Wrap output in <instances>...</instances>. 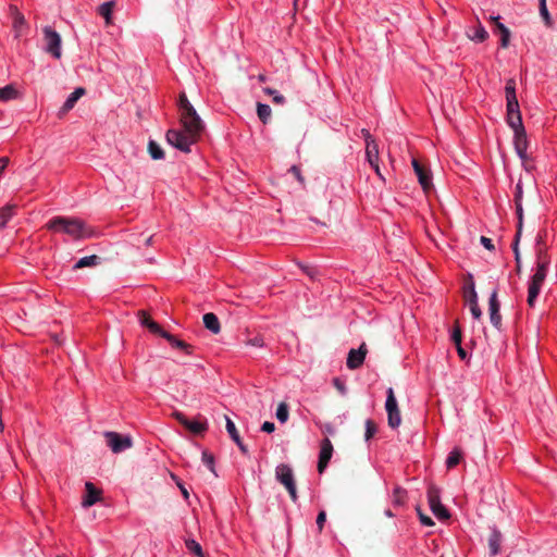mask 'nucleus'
Wrapping results in <instances>:
<instances>
[{"mask_svg":"<svg viewBox=\"0 0 557 557\" xmlns=\"http://www.w3.org/2000/svg\"><path fill=\"white\" fill-rule=\"evenodd\" d=\"M462 458V454L458 448H454L446 458V467L451 469L456 467Z\"/></svg>","mask_w":557,"mask_h":557,"instance_id":"473e14b6","label":"nucleus"},{"mask_svg":"<svg viewBox=\"0 0 557 557\" xmlns=\"http://www.w3.org/2000/svg\"><path fill=\"white\" fill-rule=\"evenodd\" d=\"M367 349L361 345L358 349H350L348 352L346 366L350 370L360 368L366 359Z\"/></svg>","mask_w":557,"mask_h":557,"instance_id":"ddd939ff","label":"nucleus"},{"mask_svg":"<svg viewBox=\"0 0 557 557\" xmlns=\"http://www.w3.org/2000/svg\"><path fill=\"white\" fill-rule=\"evenodd\" d=\"M246 344L248 346H252V347H258V348H262L264 346V339L262 336H255L252 338H249Z\"/></svg>","mask_w":557,"mask_h":557,"instance_id":"8fccbe9b","label":"nucleus"},{"mask_svg":"<svg viewBox=\"0 0 557 557\" xmlns=\"http://www.w3.org/2000/svg\"><path fill=\"white\" fill-rule=\"evenodd\" d=\"M542 287H543V285L529 280L527 302L530 307L535 306V302H536L537 297L542 290Z\"/></svg>","mask_w":557,"mask_h":557,"instance_id":"393cba45","label":"nucleus"},{"mask_svg":"<svg viewBox=\"0 0 557 557\" xmlns=\"http://www.w3.org/2000/svg\"><path fill=\"white\" fill-rule=\"evenodd\" d=\"M540 15L543 17L546 24L550 23V15L546 5V0H539Z\"/></svg>","mask_w":557,"mask_h":557,"instance_id":"a19ab883","label":"nucleus"},{"mask_svg":"<svg viewBox=\"0 0 557 557\" xmlns=\"http://www.w3.org/2000/svg\"><path fill=\"white\" fill-rule=\"evenodd\" d=\"M549 264H550V259H545V260L543 259L540 262H536L535 272L530 277V280L543 285L546 280V276L548 274Z\"/></svg>","mask_w":557,"mask_h":557,"instance_id":"6ab92c4d","label":"nucleus"},{"mask_svg":"<svg viewBox=\"0 0 557 557\" xmlns=\"http://www.w3.org/2000/svg\"><path fill=\"white\" fill-rule=\"evenodd\" d=\"M542 242V237L539 235L536 238V245L539 246L536 249V262H540L541 260L549 259L546 255L545 250L540 246Z\"/></svg>","mask_w":557,"mask_h":557,"instance_id":"49530a36","label":"nucleus"},{"mask_svg":"<svg viewBox=\"0 0 557 557\" xmlns=\"http://www.w3.org/2000/svg\"><path fill=\"white\" fill-rule=\"evenodd\" d=\"M225 422H226V431L230 435V437L235 442V444L237 445V447L239 448V450L247 455L248 454V448L247 446L243 443L238 432H237V429H236V425L235 423L233 422V420L231 418H228L227 416H225Z\"/></svg>","mask_w":557,"mask_h":557,"instance_id":"f3484780","label":"nucleus"},{"mask_svg":"<svg viewBox=\"0 0 557 557\" xmlns=\"http://www.w3.org/2000/svg\"><path fill=\"white\" fill-rule=\"evenodd\" d=\"M325 521H326V513L324 511H320L318 513L317 520H315L319 530L323 529Z\"/></svg>","mask_w":557,"mask_h":557,"instance_id":"5fc2aeb1","label":"nucleus"},{"mask_svg":"<svg viewBox=\"0 0 557 557\" xmlns=\"http://www.w3.org/2000/svg\"><path fill=\"white\" fill-rule=\"evenodd\" d=\"M149 321H152L148 315L143 314V318L140 320L141 325L147 327V324H149Z\"/></svg>","mask_w":557,"mask_h":557,"instance_id":"e2e57ef3","label":"nucleus"},{"mask_svg":"<svg viewBox=\"0 0 557 557\" xmlns=\"http://www.w3.org/2000/svg\"><path fill=\"white\" fill-rule=\"evenodd\" d=\"M513 147L519 159L524 162L528 159V136L524 127L512 129Z\"/></svg>","mask_w":557,"mask_h":557,"instance_id":"9d476101","label":"nucleus"},{"mask_svg":"<svg viewBox=\"0 0 557 557\" xmlns=\"http://www.w3.org/2000/svg\"><path fill=\"white\" fill-rule=\"evenodd\" d=\"M114 2L108 1L99 5L98 13L106 18L107 22L110 21Z\"/></svg>","mask_w":557,"mask_h":557,"instance_id":"f704fd0d","label":"nucleus"},{"mask_svg":"<svg viewBox=\"0 0 557 557\" xmlns=\"http://www.w3.org/2000/svg\"><path fill=\"white\" fill-rule=\"evenodd\" d=\"M417 510V515L419 517V521L422 525L424 527H433L434 525V521L432 520L431 517L426 516L420 507H417L416 508Z\"/></svg>","mask_w":557,"mask_h":557,"instance_id":"ea45409f","label":"nucleus"},{"mask_svg":"<svg viewBox=\"0 0 557 557\" xmlns=\"http://www.w3.org/2000/svg\"><path fill=\"white\" fill-rule=\"evenodd\" d=\"M506 122L511 129L524 127L519 103L506 104Z\"/></svg>","mask_w":557,"mask_h":557,"instance_id":"9b49d317","label":"nucleus"},{"mask_svg":"<svg viewBox=\"0 0 557 557\" xmlns=\"http://www.w3.org/2000/svg\"><path fill=\"white\" fill-rule=\"evenodd\" d=\"M57 557H63V556H57Z\"/></svg>","mask_w":557,"mask_h":557,"instance_id":"338daca9","label":"nucleus"},{"mask_svg":"<svg viewBox=\"0 0 557 557\" xmlns=\"http://www.w3.org/2000/svg\"><path fill=\"white\" fill-rule=\"evenodd\" d=\"M495 21H497V27L498 29L502 32V39H500V44H502V47H507L508 46V41H509V37H510V32L509 29L503 24L499 22V16H496V17H493Z\"/></svg>","mask_w":557,"mask_h":557,"instance_id":"c9c22d12","label":"nucleus"},{"mask_svg":"<svg viewBox=\"0 0 557 557\" xmlns=\"http://www.w3.org/2000/svg\"><path fill=\"white\" fill-rule=\"evenodd\" d=\"M46 227L53 233L65 234L72 240L76 242L90 238L95 235L90 226H88L82 219L75 216H53L47 222Z\"/></svg>","mask_w":557,"mask_h":557,"instance_id":"f257e3e1","label":"nucleus"},{"mask_svg":"<svg viewBox=\"0 0 557 557\" xmlns=\"http://www.w3.org/2000/svg\"><path fill=\"white\" fill-rule=\"evenodd\" d=\"M487 37L488 34L481 24L472 27L469 33V38L475 42H483Z\"/></svg>","mask_w":557,"mask_h":557,"instance_id":"cd10ccee","label":"nucleus"},{"mask_svg":"<svg viewBox=\"0 0 557 557\" xmlns=\"http://www.w3.org/2000/svg\"><path fill=\"white\" fill-rule=\"evenodd\" d=\"M152 239H153V235H150V236L146 239L145 244H146L147 246H148V245H151Z\"/></svg>","mask_w":557,"mask_h":557,"instance_id":"0e129e2a","label":"nucleus"},{"mask_svg":"<svg viewBox=\"0 0 557 557\" xmlns=\"http://www.w3.org/2000/svg\"><path fill=\"white\" fill-rule=\"evenodd\" d=\"M100 262V257H98L97 255H91V256H86V257H83L81 258L73 267V269H83V268H87V267H95L97 264H99Z\"/></svg>","mask_w":557,"mask_h":557,"instance_id":"c85d7f7f","label":"nucleus"},{"mask_svg":"<svg viewBox=\"0 0 557 557\" xmlns=\"http://www.w3.org/2000/svg\"><path fill=\"white\" fill-rule=\"evenodd\" d=\"M456 348H457L459 358L461 360H466L468 357V354H467L466 349L461 346V344L459 346H456Z\"/></svg>","mask_w":557,"mask_h":557,"instance_id":"13d9d810","label":"nucleus"},{"mask_svg":"<svg viewBox=\"0 0 557 557\" xmlns=\"http://www.w3.org/2000/svg\"><path fill=\"white\" fill-rule=\"evenodd\" d=\"M385 515H386L387 517H393V516H394V515H393V512H392L389 509L385 511Z\"/></svg>","mask_w":557,"mask_h":557,"instance_id":"69168bd1","label":"nucleus"},{"mask_svg":"<svg viewBox=\"0 0 557 557\" xmlns=\"http://www.w3.org/2000/svg\"><path fill=\"white\" fill-rule=\"evenodd\" d=\"M275 430V425L273 422L265 421L261 425V431L265 433H272Z\"/></svg>","mask_w":557,"mask_h":557,"instance_id":"6e6d98bb","label":"nucleus"},{"mask_svg":"<svg viewBox=\"0 0 557 557\" xmlns=\"http://www.w3.org/2000/svg\"><path fill=\"white\" fill-rule=\"evenodd\" d=\"M18 97V91L16 88L9 84L4 87H0V101L8 102L10 100L16 99Z\"/></svg>","mask_w":557,"mask_h":557,"instance_id":"a878e982","label":"nucleus"},{"mask_svg":"<svg viewBox=\"0 0 557 557\" xmlns=\"http://www.w3.org/2000/svg\"><path fill=\"white\" fill-rule=\"evenodd\" d=\"M86 90L83 87H77L74 89L73 92H71L67 98L65 99L60 112L66 113L70 110H72L75 106V103L78 101V99L85 95Z\"/></svg>","mask_w":557,"mask_h":557,"instance_id":"4be33fe9","label":"nucleus"},{"mask_svg":"<svg viewBox=\"0 0 557 557\" xmlns=\"http://www.w3.org/2000/svg\"><path fill=\"white\" fill-rule=\"evenodd\" d=\"M178 421L185 425L190 432L201 434L207 430V423L198 420H188L182 413H177Z\"/></svg>","mask_w":557,"mask_h":557,"instance_id":"412c9836","label":"nucleus"},{"mask_svg":"<svg viewBox=\"0 0 557 557\" xmlns=\"http://www.w3.org/2000/svg\"><path fill=\"white\" fill-rule=\"evenodd\" d=\"M451 341L456 346L461 344V331L459 327H455L451 332Z\"/></svg>","mask_w":557,"mask_h":557,"instance_id":"603ef678","label":"nucleus"},{"mask_svg":"<svg viewBox=\"0 0 557 557\" xmlns=\"http://www.w3.org/2000/svg\"><path fill=\"white\" fill-rule=\"evenodd\" d=\"M426 496L430 509L438 520H447L450 518L449 510L441 502V493L436 486H430Z\"/></svg>","mask_w":557,"mask_h":557,"instance_id":"423d86ee","label":"nucleus"},{"mask_svg":"<svg viewBox=\"0 0 557 557\" xmlns=\"http://www.w3.org/2000/svg\"><path fill=\"white\" fill-rule=\"evenodd\" d=\"M480 243L490 251L495 250V246L493 244V240L488 237L481 236Z\"/></svg>","mask_w":557,"mask_h":557,"instance_id":"864d4df0","label":"nucleus"},{"mask_svg":"<svg viewBox=\"0 0 557 557\" xmlns=\"http://www.w3.org/2000/svg\"><path fill=\"white\" fill-rule=\"evenodd\" d=\"M14 206L7 205L0 209V228L5 227L14 213Z\"/></svg>","mask_w":557,"mask_h":557,"instance_id":"2f4dec72","label":"nucleus"},{"mask_svg":"<svg viewBox=\"0 0 557 557\" xmlns=\"http://www.w3.org/2000/svg\"><path fill=\"white\" fill-rule=\"evenodd\" d=\"M202 321L205 326L213 334H218L221 331V325L218 317L212 313L208 312L205 313L202 317Z\"/></svg>","mask_w":557,"mask_h":557,"instance_id":"b1692460","label":"nucleus"},{"mask_svg":"<svg viewBox=\"0 0 557 557\" xmlns=\"http://www.w3.org/2000/svg\"><path fill=\"white\" fill-rule=\"evenodd\" d=\"M10 160L8 157L0 158V176L2 175L3 171L8 166Z\"/></svg>","mask_w":557,"mask_h":557,"instance_id":"4d7b16f0","label":"nucleus"},{"mask_svg":"<svg viewBox=\"0 0 557 557\" xmlns=\"http://www.w3.org/2000/svg\"><path fill=\"white\" fill-rule=\"evenodd\" d=\"M467 302L473 319L479 320L482 317V311L478 302V295L473 283L471 284L470 292L467 295Z\"/></svg>","mask_w":557,"mask_h":557,"instance_id":"aec40b11","label":"nucleus"},{"mask_svg":"<svg viewBox=\"0 0 557 557\" xmlns=\"http://www.w3.org/2000/svg\"><path fill=\"white\" fill-rule=\"evenodd\" d=\"M162 337L169 342L172 347L182 349L187 355H191L193 347L184 341L176 338L171 333H162Z\"/></svg>","mask_w":557,"mask_h":557,"instance_id":"5701e85b","label":"nucleus"},{"mask_svg":"<svg viewBox=\"0 0 557 557\" xmlns=\"http://www.w3.org/2000/svg\"><path fill=\"white\" fill-rule=\"evenodd\" d=\"M148 151L150 153L151 159H153V160H162V159H164V151H163V149L161 148V146L157 141H154L152 139H150L149 143H148Z\"/></svg>","mask_w":557,"mask_h":557,"instance_id":"c756f323","label":"nucleus"},{"mask_svg":"<svg viewBox=\"0 0 557 557\" xmlns=\"http://www.w3.org/2000/svg\"><path fill=\"white\" fill-rule=\"evenodd\" d=\"M147 329L156 334L162 337V333H169L168 331H164L157 322L149 321V324H147Z\"/></svg>","mask_w":557,"mask_h":557,"instance_id":"a18cd8bd","label":"nucleus"},{"mask_svg":"<svg viewBox=\"0 0 557 557\" xmlns=\"http://www.w3.org/2000/svg\"><path fill=\"white\" fill-rule=\"evenodd\" d=\"M385 410L387 412V422L392 429L400 425L401 417L398 408L397 399L392 387L386 391Z\"/></svg>","mask_w":557,"mask_h":557,"instance_id":"6e6552de","label":"nucleus"},{"mask_svg":"<svg viewBox=\"0 0 557 557\" xmlns=\"http://www.w3.org/2000/svg\"><path fill=\"white\" fill-rule=\"evenodd\" d=\"M178 109L183 128L188 132L196 133L200 136L205 128L203 121L184 92L180 95Z\"/></svg>","mask_w":557,"mask_h":557,"instance_id":"f03ea898","label":"nucleus"},{"mask_svg":"<svg viewBox=\"0 0 557 557\" xmlns=\"http://www.w3.org/2000/svg\"><path fill=\"white\" fill-rule=\"evenodd\" d=\"M371 168L374 170V172L376 173V175L383 180V176L381 174V170H380V166H379V161H376L375 163L371 164Z\"/></svg>","mask_w":557,"mask_h":557,"instance_id":"680f3d73","label":"nucleus"},{"mask_svg":"<svg viewBox=\"0 0 557 557\" xmlns=\"http://www.w3.org/2000/svg\"><path fill=\"white\" fill-rule=\"evenodd\" d=\"M103 436L108 447H110L114 454L123 453L133 446V440L129 435H122L114 431H106Z\"/></svg>","mask_w":557,"mask_h":557,"instance_id":"0eeeda50","label":"nucleus"},{"mask_svg":"<svg viewBox=\"0 0 557 557\" xmlns=\"http://www.w3.org/2000/svg\"><path fill=\"white\" fill-rule=\"evenodd\" d=\"M333 454V445L329 438H324L321 442L320 447V454H319V461H318V471L322 473L325 468L327 467V463L330 462Z\"/></svg>","mask_w":557,"mask_h":557,"instance_id":"f8f14e48","label":"nucleus"},{"mask_svg":"<svg viewBox=\"0 0 557 557\" xmlns=\"http://www.w3.org/2000/svg\"><path fill=\"white\" fill-rule=\"evenodd\" d=\"M165 137L166 141L171 146L187 153L190 152V148L197 141L199 135L196 133L188 132L185 128H172L166 132Z\"/></svg>","mask_w":557,"mask_h":557,"instance_id":"7ed1b4c3","label":"nucleus"},{"mask_svg":"<svg viewBox=\"0 0 557 557\" xmlns=\"http://www.w3.org/2000/svg\"><path fill=\"white\" fill-rule=\"evenodd\" d=\"M334 385L338 388V391L342 393V394H345L346 393V387L345 385L338 380V379H335L334 380Z\"/></svg>","mask_w":557,"mask_h":557,"instance_id":"bf43d9fd","label":"nucleus"},{"mask_svg":"<svg viewBox=\"0 0 557 557\" xmlns=\"http://www.w3.org/2000/svg\"><path fill=\"white\" fill-rule=\"evenodd\" d=\"M288 406L285 403H281L276 408V419L281 423H285L288 420Z\"/></svg>","mask_w":557,"mask_h":557,"instance_id":"e433bc0d","label":"nucleus"},{"mask_svg":"<svg viewBox=\"0 0 557 557\" xmlns=\"http://www.w3.org/2000/svg\"><path fill=\"white\" fill-rule=\"evenodd\" d=\"M264 91L268 95H271L273 97V101L275 103H278V104L285 103V101H286L285 97L282 94H280L277 90L272 89V88H265Z\"/></svg>","mask_w":557,"mask_h":557,"instance_id":"79ce46f5","label":"nucleus"},{"mask_svg":"<svg viewBox=\"0 0 557 557\" xmlns=\"http://www.w3.org/2000/svg\"><path fill=\"white\" fill-rule=\"evenodd\" d=\"M85 490L86 494L83 498L82 506L84 508H88L94 506L100 499L101 492L91 482L85 483Z\"/></svg>","mask_w":557,"mask_h":557,"instance_id":"dca6fc26","label":"nucleus"},{"mask_svg":"<svg viewBox=\"0 0 557 557\" xmlns=\"http://www.w3.org/2000/svg\"><path fill=\"white\" fill-rule=\"evenodd\" d=\"M523 198V186L522 181L519 180L515 186V203L522 202Z\"/></svg>","mask_w":557,"mask_h":557,"instance_id":"37998d69","label":"nucleus"},{"mask_svg":"<svg viewBox=\"0 0 557 557\" xmlns=\"http://www.w3.org/2000/svg\"><path fill=\"white\" fill-rule=\"evenodd\" d=\"M186 548L198 557H205L201 545L194 539L185 540Z\"/></svg>","mask_w":557,"mask_h":557,"instance_id":"72a5a7b5","label":"nucleus"},{"mask_svg":"<svg viewBox=\"0 0 557 557\" xmlns=\"http://www.w3.org/2000/svg\"><path fill=\"white\" fill-rule=\"evenodd\" d=\"M184 498L187 500L189 498V493L188 491L186 490V487L182 484V483H177Z\"/></svg>","mask_w":557,"mask_h":557,"instance_id":"052dcab7","label":"nucleus"},{"mask_svg":"<svg viewBox=\"0 0 557 557\" xmlns=\"http://www.w3.org/2000/svg\"><path fill=\"white\" fill-rule=\"evenodd\" d=\"M503 543V535L500 531L495 527H491V534L488 537V549L491 556H496L500 552V546Z\"/></svg>","mask_w":557,"mask_h":557,"instance_id":"a211bd4d","label":"nucleus"},{"mask_svg":"<svg viewBox=\"0 0 557 557\" xmlns=\"http://www.w3.org/2000/svg\"><path fill=\"white\" fill-rule=\"evenodd\" d=\"M275 478L285 486L292 500L296 503L298 496L293 469L286 463H280L275 469Z\"/></svg>","mask_w":557,"mask_h":557,"instance_id":"39448f33","label":"nucleus"},{"mask_svg":"<svg viewBox=\"0 0 557 557\" xmlns=\"http://www.w3.org/2000/svg\"><path fill=\"white\" fill-rule=\"evenodd\" d=\"M506 94V104L519 103L516 95V82L513 78H510L506 82L505 86Z\"/></svg>","mask_w":557,"mask_h":557,"instance_id":"bb28decb","label":"nucleus"},{"mask_svg":"<svg viewBox=\"0 0 557 557\" xmlns=\"http://www.w3.org/2000/svg\"><path fill=\"white\" fill-rule=\"evenodd\" d=\"M515 205H516V213H517V216H518V231H517V233L521 234L522 220H523L522 202L515 203Z\"/></svg>","mask_w":557,"mask_h":557,"instance_id":"09e8293b","label":"nucleus"},{"mask_svg":"<svg viewBox=\"0 0 557 557\" xmlns=\"http://www.w3.org/2000/svg\"><path fill=\"white\" fill-rule=\"evenodd\" d=\"M203 465L212 472L214 473V457L212 454H210L207 450L202 451L201 456Z\"/></svg>","mask_w":557,"mask_h":557,"instance_id":"58836bf2","label":"nucleus"},{"mask_svg":"<svg viewBox=\"0 0 557 557\" xmlns=\"http://www.w3.org/2000/svg\"><path fill=\"white\" fill-rule=\"evenodd\" d=\"M45 51L51 54L54 59L59 60L62 55V39L60 34L51 26L42 28Z\"/></svg>","mask_w":557,"mask_h":557,"instance_id":"20e7f679","label":"nucleus"},{"mask_svg":"<svg viewBox=\"0 0 557 557\" xmlns=\"http://www.w3.org/2000/svg\"><path fill=\"white\" fill-rule=\"evenodd\" d=\"M488 314L492 325L502 331L500 302L498 300V288L495 287L488 298Z\"/></svg>","mask_w":557,"mask_h":557,"instance_id":"1a4fd4ad","label":"nucleus"},{"mask_svg":"<svg viewBox=\"0 0 557 557\" xmlns=\"http://www.w3.org/2000/svg\"><path fill=\"white\" fill-rule=\"evenodd\" d=\"M404 494H405V491L401 490L400 487H395L394 490V504L396 505H401L404 504Z\"/></svg>","mask_w":557,"mask_h":557,"instance_id":"3c124183","label":"nucleus"},{"mask_svg":"<svg viewBox=\"0 0 557 557\" xmlns=\"http://www.w3.org/2000/svg\"><path fill=\"white\" fill-rule=\"evenodd\" d=\"M271 113H272V110H271V107L269 104L258 102V104H257V115H258L259 120L263 124L268 123V121L271 117Z\"/></svg>","mask_w":557,"mask_h":557,"instance_id":"7c9ffc66","label":"nucleus"},{"mask_svg":"<svg viewBox=\"0 0 557 557\" xmlns=\"http://www.w3.org/2000/svg\"><path fill=\"white\" fill-rule=\"evenodd\" d=\"M362 133L364 135V139L367 143L366 147V158L367 161L371 164L379 161V149L377 145L375 144L374 139L372 138L371 134L367 129H362Z\"/></svg>","mask_w":557,"mask_h":557,"instance_id":"2eb2a0df","label":"nucleus"},{"mask_svg":"<svg viewBox=\"0 0 557 557\" xmlns=\"http://www.w3.org/2000/svg\"><path fill=\"white\" fill-rule=\"evenodd\" d=\"M519 240H520V233H517L515 236V240L512 243V250L515 252V260L517 262V265L520 267V252H519Z\"/></svg>","mask_w":557,"mask_h":557,"instance_id":"c03bdc74","label":"nucleus"},{"mask_svg":"<svg viewBox=\"0 0 557 557\" xmlns=\"http://www.w3.org/2000/svg\"><path fill=\"white\" fill-rule=\"evenodd\" d=\"M289 172L295 176V178L300 183V185H305V177L301 174V170L298 165H292Z\"/></svg>","mask_w":557,"mask_h":557,"instance_id":"de8ad7c7","label":"nucleus"},{"mask_svg":"<svg viewBox=\"0 0 557 557\" xmlns=\"http://www.w3.org/2000/svg\"><path fill=\"white\" fill-rule=\"evenodd\" d=\"M364 426H366L364 441L369 442L374 436V434L376 433L377 429H376V425L374 424V422L371 419H367L366 420Z\"/></svg>","mask_w":557,"mask_h":557,"instance_id":"4c0bfd02","label":"nucleus"},{"mask_svg":"<svg viewBox=\"0 0 557 557\" xmlns=\"http://www.w3.org/2000/svg\"><path fill=\"white\" fill-rule=\"evenodd\" d=\"M411 163L420 185L424 190H426L432 185V176L430 171L422 166L416 159H412Z\"/></svg>","mask_w":557,"mask_h":557,"instance_id":"4468645a","label":"nucleus"}]
</instances>
